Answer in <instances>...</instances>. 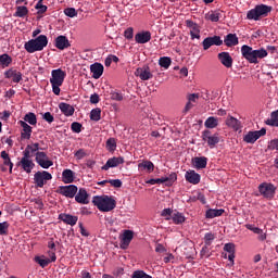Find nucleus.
<instances>
[{
	"label": "nucleus",
	"mask_w": 278,
	"mask_h": 278,
	"mask_svg": "<svg viewBox=\"0 0 278 278\" xmlns=\"http://www.w3.org/2000/svg\"><path fill=\"white\" fill-rule=\"evenodd\" d=\"M273 12V7L266 4H258L254 9H251L247 13L248 21H262V18H266L268 14Z\"/></svg>",
	"instance_id": "nucleus-1"
},
{
	"label": "nucleus",
	"mask_w": 278,
	"mask_h": 278,
	"mask_svg": "<svg viewBox=\"0 0 278 278\" xmlns=\"http://www.w3.org/2000/svg\"><path fill=\"white\" fill-rule=\"evenodd\" d=\"M92 203L100 212H112L116 207V200L108 195H96Z\"/></svg>",
	"instance_id": "nucleus-2"
},
{
	"label": "nucleus",
	"mask_w": 278,
	"mask_h": 278,
	"mask_svg": "<svg viewBox=\"0 0 278 278\" xmlns=\"http://www.w3.org/2000/svg\"><path fill=\"white\" fill-rule=\"evenodd\" d=\"M49 45V39L46 35H39L35 39H30L24 45V49L27 53H36V51H42L45 47Z\"/></svg>",
	"instance_id": "nucleus-3"
},
{
	"label": "nucleus",
	"mask_w": 278,
	"mask_h": 278,
	"mask_svg": "<svg viewBox=\"0 0 278 278\" xmlns=\"http://www.w3.org/2000/svg\"><path fill=\"white\" fill-rule=\"evenodd\" d=\"M53 179V175L47 170H38L34 174L35 188H45L48 181Z\"/></svg>",
	"instance_id": "nucleus-4"
},
{
	"label": "nucleus",
	"mask_w": 278,
	"mask_h": 278,
	"mask_svg": "<svg viewBox=\"0 0 278 278\" xmlns=\"http://www.w3.org/2000/svg\"><path fill=\"white\" fill-rule=\"evenodd\" d=\"M258 192L264 199H275V192H277V187L270 182H262L258 186Z\"/></svg>",
	"instance_id": "nucleus-5"
},
{
	"label": "nucleus",
	"mask_w": 278,
	"mask_h": 278,
	"mask_svg": "<svg viewBox=\"0 0 278 278\" xmlns=\"http://www.w3.org/2000/svg\"><path fill=\"white\" fill-rule=\"evenodd\" d=\"M202 140L207 143V147L214 149L220 142V136L218 132L212 134L210 129H206L202 132Z\"/></svg>",
	"instance_id": "nucleus-6"
},
{
	"label": "nucleus",
	"mask_w": 278,
	"mask_h": 278,
	"mask_svg": "<svg viewBox=\"0 0 278 278\" xmlns=\"http://www.w3.org/2000/svg\"><path fill=\"white\" fill-rule=\"evenodd\" d=\"M177 181V174L172 173L166 177H161V178H152L147 181L150 186H155V184H165V186H173Z\"/></svg>",
	"instance_id": "nucleus-7"
},
{
	"label": "nucleus",
	"mask_w": 278,
	"mask_h": 278,
	"mask_svg": "<svg viewBox=\"0 0 278 278\" xmlns=\"http://www.w3.org/2000/svg\"><path fill=\"white\" fill-rule=\"evenodd\" d=\"M35 162L38 164V166L45 169L53 166V161L49 159V155H47L45 151L35 153Z\"/></svg>",
	"instance_id": "nucleus-8"
},
{
	"label": "nucleus",
	"mask_w": 278,
	"mask_h": 278,
	"mask_svg": "<svg viewBox=\"0 0 278 278\" xmlns=\"http://www.w3.org/2000/svg\"><path fill=\"white\" fill-rule=\"evenodd\" d=\"M262 136H266V128H262L261 130H254V131H249L244 137H243V142H247V144H255Z\"/></svg>",
	"instance_id": "nucleus-9"
},
{
	"label": "nucleus",
	"mask_w": 278,
	"mask_h": 278,
	"mask_svg": "<svg viewBox=\"0 0 278 278\" xmlns=\"http://www.w3.org/2000/svg\"><path fill=\"white\" fill-rule=\"evenodd\" d=\"M77 186L75 185H68V186H60L56 189L58 194H62V197H66V199H74V197L77 194Z\"/></svg>",
	"instance_id": "nucleus-10"
},
{
	"label": "nucleus",
	"mask_w": 278,
	"mask_h": 278,
	"mask_svg": "<svg viewBox=\"0 0 278 278\" xmlns=\"http://www.w3.org/2000/svg\"><path fill=\"white\" fill-rule=\"evenodd\" d=\"M135 76L139 77L141 81H149V79H153V74L151 73V68L148 65L138 67L135 71Z\"/></svg>",
	"instance_id": "nucleus-11"
},
{
	"label": "nucleus",
	"mask_w": 278,
	"mask_h": 278,
	"mask_svg": "<svg viewBox=\"0 0 278 278\" xmlns=\"http://www.w3.org/2000/svg\"><path fill=\"white\" fill-rule=\"evenodd\" d=\"M223 45V39L220 38V36H213V37H206L203 41H202V47L204 49V51H207V49H210L211 47H220Z\"/></svg>",
	"instance_id": "nucleus-12"
},
{
	"label": "nucleus",
	"mask_w": 278,
	"mask_h": 278,
	"mask_svg": "<svg viewBox=\"0 0 278 278\" xmlns=\"http://www.w3.org/2000/svg\"><path fill=\"white\" fill-rule=\"evenodd\" d=\"M51 76L50 84H59L62 86L64 79H66V72L62 71V68L52 70Z\"/></svg>",
	"instance_id": "nucleus-13"
},
{
	"label": "nucleus",
	"mask_w": 278,
	"mask_h": 278,
	"mask_svg": "<svg viewBox=\"0 0 278 278\" xmlns=\"http://www.w3.org/2000/svg\"><path fill=\"white\" fill-rule=\"evenodd\" d=\"M241 54H242V58L247 60V62H249L250 64H254L255 50L253 49V47L243 45L241 47Z\"/></svg>",
	"instance_id": "nucleus-14"
},
{
	"label": "nucleus",
	"mask_w": 278,
	"mask_h": 278,
	"mask_svg": "<svg viewBox=\"0 0 278 278\" xmlns=\"http://www.w3.org/2000/svg\"><path fill=\"white\" fill-rule=\"evenodd\" d=\"M186 25L190 29L191 40H194V38L198 40L201 39V27H199V24L194 23L192 20H187Z\"/></svg>",
	"instance_id": "nucleus-15"
},
{
	"label": "nucleus",
	"mask_w": 278,
	"mask_h": 278,
	"mask_svg": "<svg viewBox=\"0 0 278 278\" xmlns=\"http://www.w3.org/2000/svg\"><path fill=\"white\" fill-rule=\"evenodd\" d=\"M7 79H12L13 84H21L23 81V73L17 70L10 68L4 73Z\"/></svg>",
	"instance_id": "nucleus-16"
},
{
	"label": "nucleus",
	"mask_w": 278,
	"mask_h": 278,
	"mask_svg": "<svg viewBox=\"0 0 278 278\" xmlns=\"http://www.w3.org/2000/svg\"><path fill=\"white\" fill-rule=\"evenodd\" d=\"M217 60H219L220 64L225 66V68H231L233 66V58L229 52H220L217 54Z\"/></svg>",
	"instance_id": "nucleus-17"
},
{
	"label": "nucleus",
	"mask_w": 278,
	"mask_h": 278,
	"mask_svg": "<svg viewBox=\"0 0 278 278\" xmlns=\"http://www.w3.org/2000/svg\"><path fill=\"white\" fill-rule=\"evenodd\" d=\"M119 164H125V159L123 156H114L106 161L105 165L102 166V170H110V168H116Z\"/></svg>",
	"instance_id": "nucleus-18"
},
{
	"label": "nucleus",
	"mask_w": 278,
	"mask_h": 278,
	"mask_svg": "<svg viewBox=\"0 0 278 278\" xmlns=\"http://www.w3.org/2000/svg\"><path fill=\"white\" fill-rule=\"evenodd\" d=\"M17 166H20L22 170H24V173H27V175H29L31 170H34L36 164L31 159H21V161L17 162Z\"/></svg>",
	"instance_id": "nucleus-19"
},
{
	"label": "nucleus",
	"mask_w": 278,
	"mask_h": 278,
	"mask_svg": "<svg viewBox=\"0 0 278 278\" xmlns=\"http://www.w3.org/2000/svg\"><path fill=\"white\" fill-rule=\"evenodd\" d=\"M54 47L60 49V51H64V49H68V47H71V41H68V37L60 35L54 40Z\"/></svg>",
	"instance_id": "nucleus-20"
},
{
	"label": "nucleus",
	"mask_w": 278,
	"mask_h": 278,
	"mask_svg": "<svg viewBox=\"0 0 278 278\" xmlns=\"http://www.w3.org/2000/svg\"><path fill=\"white\" fill-rule=\"evenodd\" d=\"M74 197L76 203H80V205H88V203H90V201L88 200V191H86V189L84 188H80Z\"/></svg>",
	"instance_id": "nucleus-21"
},
{
	"label": "nucleus",
	"mask_w": 278,
	"mask_h": 278,
	"mask_svg": "<svg viewBox=\"0 0 278 278\" xmlns=\"http://www.w3.org/2000/svg\"><path fill=\"white\" fill-rule=\"evenodd\" d=\"M59 220H62L65 223V225H71V227H75L77 225V222L79 220V217L66 213H61L59 215Z\"/></svg>",
	"instance_id": "nucleus-22"
},
{
	"label": "nucleus",
	"mask_w": 278,
	"mask_h": 278,
	"mask_svg": "<svg viewBox=\"0 0 278 278\" xmlns=\"http://www.w3.org/2000/svg\"><path fill=\"white\" fill-rule=\"evenodd\" d=\"M18 125L22 127L21 139L29 140L31 138V126L27 122L20 121Z\"/></svg>",
	"instance_id": "nucleus-23"
},
{
	"label": "nucleus",
	"mask_w": 278,
	"mask_h": 278,
	"mask_svg": "<svg viewBox=\"0 0 278 278\" xmlns=\"http://www.w3.org/2000/svg\"><path fill=\"white\" fill-rule=\"evenodd\" d=\"M135 40L137 45H147V42L151 41V31L146 30V31L137 33L135 35Z\"/></svg>",
	"instance_id": "nucleus-24"
},
{
	"label": "nucleus",
	"mask_w": 278,
	"mask_h": 278,
	"mask_svg": "<svg viewBox=\"0 0 278 278\" xmlns=\"http://www.w3.org/2000/svg\"><path fill=\"white\" fill-rule=\"evenodd\" d=\"M186 181L189 184H192L193 186H197L198 184H201V175L194 170H188L185 175Z\"/></svg>",
	"instance_id": "nucleus-25"
},
{
	"label": "nucleus",
	"mask_w": 278,
	"mask_h": 278,
	"mask_svg": "<svg viewBox=\"0 0 278 278\" xmlns=\"http://www.w3.org/2000/svg\"><path fill=\"white\" fill-rule=\"evenodd\" d=\"M131 240H134V231L125 230L121 240V249H127L131 244Z\"/></svg>",
	"instance_id": "nucleus-26"
},
{
	"label": "nucleus",
	"mask_w": 278,
	"mask_h": 278,
	"mask_svg": "<svg viewBox=\"0 0 278 278\" xmlns=\"http://www.w3.org/2000/svg\"><path fill=\"white\" fill-rule=\"evenodd\" d=\"M90 71L92 73L93 79H100L101 75H103V71H104L103 64L93 63L90 65Z\"/></svg>",
	"instance_id": "nucleus-27"
},
{
	"label": "nucleus",
	"mask_w": 278,
	"mask_h": 278,
	"mask_svg": "<svg viewBox=\"0 0 278 278\" xmlns=\"http://www.w3.org/2000/svg\"><path fill=\"white\" fill-rule=\"evenodd\" d=\"M192 164H193L194 168H197L198 170L206 168L207 167V157L195 156L192 159Z\"/></svg>",
	"instance_id": "nucleus-28"
},
{
	"label": "nucleus",
	"mask_w": 278,
	"mask_h": 278,
	"mask_svg": "<svg viewBox=\"0 0 278 278\" xmlns=\"http://www.w3.org/2000/svg\"><path fill=\"white\" fill-rule=\"evenodd\" d=\"M59 110H61L64 116H73L75 114V108L66 102H61L59 104Z\"/></svg>",
	"instance_id": "nucleus-29"
},
{
	"label": "nucleus",
	"mask_w": 278,
	"mask_h": 278,
	"mask_svg": "<svg viewBox=\"0 0 278 278\" xmlns=\"http://www.w3.org/2000/svg\"><path fill=\"white\" fill-rule=\"evenodd\" d=\"M245 229H249V231H253V233H256L261 242H264V240H266V233L264 232L263 229L255 227L251 224H247Z\"/></svg>",
	"instance_id": "nucleus-30"
},
{
	"label": "nucleus",
	"mask_w": 278,
	"mask_h": 278,
	"mask_svg": "<svg viewBox=\"0 0 278 278\" xmlns=\"http://www.w3.org/2000/svg\"><path fill=\"white\" fill-rule=\"evenodd\" d=\"M224 43L226 47H236L239 45L238 35L236 34H228L224 38Z\"/></svg>",
	"instance_id": "nucleus-31"
},
{
	"label": "nucleus",
	"mask_w": 278,
	"mask_h": 278,
	"mask_svg": "<svg viewBox=\"0 0 278 278\" xmlns=\"http://www.w3.org/2000/svg\"><path fill=\"white\" fill-rule=\"evenodd\" d=\"M224 251H226V253H229L228 260H229V262H231V264H233V260H236V244L226 243L224 245Z\"/></svg>",
	"instance_id": "nucleus-32"
},
{
	"label": "nucleus",
	"mask_w": 278,
	"mask_h": 278,
	"mask_svg": "<svg viewBox=\"0 0 278 278\" xmlns=\"http://www.w3.org/2000/svg\"><path fill=\"white\" fill-rule=\"evenodd\" d=\"M64 184H73L75 181V173L72 169H65L62 173Z\"/></svg>",
	"instance_id": "nucleus-33"
},
{
	"label": "nucleus",
	"mask_w": 278,
	"mask_h": 278,
	"mask_svg": "<svg viewBox=\"0 0 278 278\" xmlns=\"http://www.w3.org/2000/svg\"><path fill=\"white\" fill-rule=\"evenodd\" d=\"M264 58H268V51L266 49L261 48L254 50V64H260V60H264Z\"/></svg>",
	"instance_id": "nucleus-34"
},
{
	"label": "nucleus",
	"mask_w": 278,
	"mask_h": 278,
	"mask_svg": "<svg viewBox=\"0 0 278 278\" xmlns=\"http://www.w3.org/2000/svg\"><path fill=\"white\" fill-rule=\"evenodd\" d=\"M227 127H230L231 129H235V131H238L240 129L241 123L238 121V118L230 116L228 119H226Z\"/></svg>",
	"instance_id": "nucleus-35"
},
{
	"label": "nucleus",
	"mask_w": 278,
	"mask_h": 278,
	"mask_svg": "<svg viewBox=\"0 0 278 278\" xmlns=\"http://www.w3.org/2000/svg\"><path fill=\"white\" fill-rule=\"evenodd\" d=\"M110 97L112 101H117V102L125 101V93H123L118 89L111 90Z\"/></svg>",
	"instance_id": "nucleus-36"
},
{
	"label": "nucleus",
	"mask_w": 278,
	"mask_h": 278,
	"mask_svg": "<svg viewBox=\"0 0 278 278\" xmlns=\"http://www.w3.org/2000/svg\"><path fill=\"white\" fill-rule=\"evenodd\" d=\"M225 214V210L223 208H210L206 211L205 216L206 218H216L218 216H223Z\"/></svg>",
	"instance_id": "nucleus-37"
},
{
	"label": "nucleus",
	"mask_w": 278,
	"mask_h": 278,
	"mask_svg": "<svg viewBox=\"0 0 278 278\" xmlns=\"http://www.w3.org/2000/svg\"><path fill=\"white\" fill-rule=\"evenodd\" d=\"M12 64V56L8 53H3L0 55V68H8Z\"/></svg>",
	"instance_id": "nucleus-38"
},
{
	"label": "nucleus",
	"mask_w": 278,
	"mask_h": 278,
	"mask_svg": "<svg viewBox=\"0 0 278 278\" xmlns=\"http://www.w3.org/2000/svg\"><path fill=\"white\" fill-rule=\"evenodd\" d=\"M138 168L141 170H147L148 173H153L155 165L151 161H143L142 163L138 164Z\"/></svg>",
	"instance_id": "nucleus-39"
},
{
	"label": "nucleus",
	"mask_w": 278,
	"mask_h": 278,
	"mask_svg": "<svg viewBox=\"0 0 278 278\" xmlns=\"http://www.w3.org/2000/svg\"><path fill=\"white\" fill-rule=\"evenodd\" d=\"M266 125L269 127H278V110L270 113V118L266 119Z\"/></svg>",
	"instance_id": "nucleus-40"
},
{
	"label": "nucleus",
	"mask_w": 278,
	"mask_h": 278,
	"mask_svg": "<svg viewBox=\"0 0 278 278\" xmlns=\"http://www.w3.org/2000/svg\"><path fill=\"white\" fill-rule=\"evenodd\" d=\"M217 125H218V117L210 116L204 122V127H206V129H216Z\"/></svg>",
	"instance_id": "nucleus-41"
},
{
	"label": "nucleus",
	"mask_w": 278,
	"mask_h": 278,
	"mask_svg": "<svg viewBox=\"0 0 278 278\" xmlns=\"http://www.w3.org/2000/svg\"><path fill=\"white\" fill-rule=\"evenodd\" d=\"M170 64H173L170 56H162L159 59V65L161 68L168 70L170 68Z\"/></svg>",
	"instance_id": "nucleus-42"
},
{
	"label": "nucleus",
	"mask_w": 278,
	"mask_h": 278,
	"mask_svg": "<svg viewBox=\"0 0 278 278\" xmlns=\"http://www.w3.org/2000/svg\"><path fill=\"white\" fill-rule=\"evenodd\" d=\"M172 220L175 225H184L186 223V216L182 213L176 212L173 214Z\"/></svg>",
	"instance_id": "nucleus-43"
},
{
	"label": "nucleus",
	"mask_w": 278,
	"mask_h": 278,
	"mask_svg": "<svg viewBox=\"0 0 278 278\" xmlns=\"http://www.w3.org/2000/svg\"><path fill=\"white\" fill-rule=\"evenodd\" d=\"M220 16H223V12H220V11H211L207 14V18L212 23H218V21H220Z\"/></svg>",
	"instance_id": "nucleus-44"
},
{
	"label": "nucleus",
	"mask_w": 278,
	"mask_h": 278,
	"mask_svg": "<svg viewBox=\"0 0 278 278\" xmlns=\"http://www.w3.org/2000/svg\"><path fill=\"white\" fill-rule=\"evenodd\" d=\"M90 121H94L96 123H99L101 121V109H92L90 112Z\"/></svg>",
	"instance_id": "nucleus-45"
},
{
	"label": "nucleus",
	"mask_w": 278,
	"mask_h": 278,
	"mask_svg": "<svg viewBox=\"0 0 278 278\" xmlns=\"http://www.w3.org/2000/svg\"><path fill=\"white\" fill-rule=\"evenodd\" d=\"M27 14H29V10L27 9V7H17L14 16H17L18 18H23L27 16Z\"/></svg>",
	"instance_id": "nucleus-46"
},
{
	"label": "nucleus",
	"mask_w": 278,
	"mask_h": 278,
	"mask_svg": "<svg viewBox=\"0 0 278 278\" xmlns=\"http://www.w3.org/2000/svg\"><path fill=\"white\" fill-rule=\"evenodd\" d=\"M24 121L25 123H28L29 125H37L38 123V118L36 117V115L31 112L27 113L24 116Z\"/></svg>",
	"instance_id": "nucleus-47"
},
{
	"label": "nucleus",
	"mask_w": 278,
	"mask_h": 278,
	"mask_svg": "<svg viewBox=\"0 0 278 278\" xmlns=\"http://www.w3.org/2000/svg\"><path fill=\"white\" fill-rule=\"evenodd\" d=\"M28 149H30V153H38V152L47 151V148L40 147V143H38V142L28 144Z\"/></svg>",
	"instance_id": "nucleus-48"
},
{
	"label": "nucleus",
	"mask_w": 278,
	"mask_h": 278,
	"mask_svg": "<svg viewBox=\"0 0 278 278\" xmlns=\"http://www.w3.org/2000/svg\"><path fill=\"white\" fill-rule=\"evenodd\" d=\"M214 240H216V235L212 232H206L204 235V244H206V247H212V242H214Z\"/></svg>",
	"instance_id": "nucleus-49"
},
{
	"label": "nucleus",
	"mask_w": 278,
	"mask_h": 278,
	"mask_svg": "<svg viewBox=\"0 0 278 278\" xmlns=\"http://www.w3.org/2000/svg\"><path fill=\"white\" fill-rule=\"evenodd\" d=\"M35 262L41 266V268H47L49 264H51V260L49 258H41L40 256L35 257Z\"/></svg>",
	"instance_id": "nucleus-50"
},
{
	"label": "nucleus",
	"mask_w": 278,
	"mask_h": 278,
	"mask_svg": "<svg viewBox=\"0 0 278 278\" xmlns=\"http://www.w3.org/2000/svg\"><path fill=\"white\" fill-rule=\"evenodd\" d=\"M131 278H153L151 275L146 274L144 270H135Z\"/></svg>",
	"instance_id": "nucleus-51"
},
{
	"label": "nucleus",
	"mask_w": 278,
	"mask_h": 278,
	"mask_svg": "<svg viewBox=\"0 0 278 278\" xmlns=\"http://www.w3.org/2000/svg\"><path fill=\"white\" fill-rule=\"evenodd\" d=\"M106 149L110 152L116 151V139L110 138L106 140Z\"/></svg>",
	"instance_id": "nucleus-52"
},
{
	"label": "nucleus",
	"mask_w": 278,
	"mask_h": 278,
	"mask_svg": "<svg viewBox=\"0 0 278 278\" xmlns=\"http://www.w3.org/2000/svg\"><path fill=\"white\" fill-rule=\"evenodd\" d=\"M8 229H10L8 222L0 223V236H8Z\"/></svg>",
	"instance_id": "nucleus-53"
},
{
	"label": "nucleus",
	"mask_w": 278,
	"mask_h": 278,
	"mask_svg": "<svg viewBox=\"0 0 278 278\" xmlns=\"http://www.w3.org/2000/svg\"><path fill=\"white\" fill-rule=\"evenodd\" d=\"M64 14L70 18H75V16H77V10H75V8H67L64 10Z\"/></svg>",
	"instance_id": "nucleus-54"
},
{
	"label": "nucleus",
	"mask_w": 278,
	"mask_h": 278,
	"mask_svg": "<svg viewBox=\"0 0 278 278\" xmlns=\"http://www.w3.org/2000/svg\"><path fill=\"white\" fill-rule=\"evenodd\" d=\"M81 127L83 126L79 122H73L71 125V129L74 134H81Z\"/></svg>",
	"instance_id": "nucleus-55"
},
{
	"label": "nucleus",
	"mask_w": 278,
	"mask_h": 278,
	"mask_svg": "<svg viewBox=\"0 0 278 278\" xmlns=\"http://www.w3.org/2000/svg\"><path fill=\"white\" fill-rule=\"evenodd\" d=\"M35 10H38L37 14H45V12H47L48 10V7L40 2H37V4L35 5Z\"/></svg>",
	"instance_id": "nucleus-56"
},
{
	"label": "nucleus",
	"mask_w": 278,
	"mask_h": 278,
	"mask_svg": "<svg viewBox=\"0 0 278 278\" xmlns=\"http://www.w3.org/2000/svg\"><path fill=\"white\" fill-rule=\"evenodd\" d=\"M172 214H173L172 208H164L161 213V216H163V218H165V220H170Z\"/></svg>",
	"instance_id": "nucleus-57"
},
{
	"label": "nucleus",
	"mask_w": 278,
	"mask_h": 278,
	"mask_svg": "<svg viewBox=\"0 0 278 278\" xmlns=\"http://www.w3.org/2000/svg\"><path fill=\"white\" fill-rule=\"evenodd\" d=\"M42 118L43 121H46V123H53V121H55V117H53V114H51V112H46L43 115H42Z\"/></svg>",
	"instance_id": "nucleus-58"
},
{
	"label": "nucleus",
	"mask_w": 278,
	"mask_h": 278,
	"mask_svg": "<svg viewBox=\"0 0 278 278\" xmlns=\"http://www.w3.org/2000/svg\"><path fill=\"white\" fill-rule=\"evenodd\" d=\"M124 37L127 40H131L134 38V28L132 27H128L125 31H124Z\"/></svg>",
	"instance_id": "nucleus-59"
},
{
	"label": "nucleus",
	"mask_w": 278,
	"mask_h": 278,
	"mask_svg": "<svg viewBox=\"0 0 278 278\" xmlns=\"http://www.w3.org/2000/svg\"><path fill=\"white\" fill-rule=\"evenodd\" d=\"M86 150L85 149H79L78 151L75 152V157L76 160H84L86 157Z\"/></svg>",
	"instance_id": "nucleus-60"
},
{
	"label": "nucleus",
	"mask_w": 278,
	"mask_h": 278,
	"mask_svg": "<svg viewBox=\"0 0 278 278\" xmlns=\"http://www.w3.org/2000/svg\"><path fill=\"white\" fill-rule=\"evenodd\" d=\"M109 184L113 186V188H122L123 187V181L121 179H110Z\"/></svg>",
	"instance_id": "nucleus-61"
},
{
	"label": "nucleus",
	"mask_w": 278,
	"mask_h": 278,
	"mask_svg": "<svg viewBox=\"0 0 278 278\" xmlns=\"http://www.w3.org/2000/svg\"><path fill=\"white\" fill-rule=\"evenodd\" d=\"M22 160H31V150L30 148H28V146L26 147V149L23 151V157Z\"/></svg>",
	"instance_id": "nucleus-62"
},
{
	"label": "nucleus",
	"mask_w": 278,
	"mask_h": 278,
	"mask_svg": "<svg viewBox=\"0 0 278 278\" xmlns=\"http://www.w3.org/2000/svg\"><path fill=\"white\" fill-rule=\"evenodd\" d=\"M268 149L271 151H278V139H274L269 142Z\"/></svg>",
	"instance_id": "nucleus-63"
},
{
	"label": "nucleus",
	"mask_w": 278,
	"mask_h": 278,
	"mask_svg": "<svg viewBox=\"0 0 278 278\" xmlns=\"http://www.w3.org/2000/svg\"><path fill=\"white\" fill-rule=\"evenodd\" d=\"M51 86H52V92L54 94H56V97H60V92H61L60 86H62V85L51 84Z\"/></svg>",
	"instance_id": "nucleus-64"
}]
</instances>
